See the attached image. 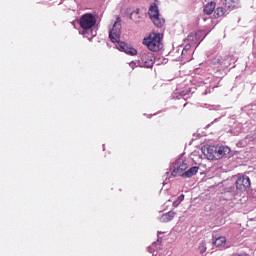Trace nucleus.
<instances>
[{
  "label": "nucleus",
  "instance_id": "nucleus-24",
  "mask_svg": "<svg viewBox=\"0 0 256 256\" xmlns=\"http://www.w3.org/2000/svg\"><path fill=\"white\" fill-rule=\"evenodd\" d=\"M193 39H195L193 34L188 35V41H193Z\"/></svg>",
  "mask_w": 256,
  "mask_h": 256
},
{
  "label": "nucleus",
  "instance_id": "nucleus-9",
  "mask_svg": "<svg viewBox=\"0 0 256 256\" xmlns=\"http://www.w3.org/2000/svg\"><path fill=\"white\" fill-rule=\"evenodd\" d=\"M231 153V148L225 145L218 144L216 145V159H223L225 155Z\"/></svg>",
  "mask_w": 256,
  "mask_h": 256
},
{
  "label": "nucleus",
  "instance_id": "nucleus-19",
  "mask_svg": "<svg viewBox=\"0 0 256 256\" xmlns=\"http://www.w3.org/2000/svg\"><path fill=\"white\" fill-rule=\"evenodd\" d=\"M190 49H191V44L185 45V47H184L183 50L181 51L182 57H184V56H185V53H187Z\"/></svg>",
  "mask_w": 256,
  "mask_h": 256
},
{
  "label": "nucleus",
  "instance_id": "nucleus-2",
  "mask_svg": "<svg viewBox=\"0 0 256 256\" xmlns=\"http://www.w3.org/2000/svg\"><path fill=\"white\" fill-rule=\"evenodd\" d=\"M97 23V18L93 16V14H84L81 16L79 24L82 29L80 34L86 37L87 39H91V37H95L97 33L93 32V27H95Z\"/></svg>",
  "mask_w": 256,
  "mask_h": 256
},
{
  "label": "nucleus",
  "instance_id": "nucleus-13",
  "mask_svg": "<svg viewBox=\"0 0 256 256\" xmlns=\"http://www.w3.org/2000/svg\"><path fill=\"white\" fill-rule=\"evenodd\" d=\"M216 4L215 2H210L204 6L205 15H211L215 11Z\"/></svg>",
  "mask_w": 256,
  "mask_h": 256
},
{
  "label": "nucleus",
  "instance_id": "nucleus-16",
  "mask_svg": "<svg viewBox=\"0 0 256 256\" xmlns=\"http://www.w3.org/2000/svg\"><path fill=\"white\" fill-rule=\"evenodd\" d=\"M215 17H223V15H225V8L223 7H218L216 10H215Z\"/></svg>",
  "mask_w": 256,
  "mask_h": 256
},
{
  "label": "nucleus",
  "instance_id": "nucleus-8",
  "mask_svg": "<svg viewBox=\"0 0 256 256\" xmlns=\"http://www.w3.org/2000/svg\"><path fill=\"white\" fill-rule=\"evenodd\" d=\"M235 185L238 191H241V192L247 191V189L251 187V179H249L248 176L239 177L236 180Z\"/></svg>",
  "mask_w": 256,
  "mask_h": 256
},
{
  "label": "nucleus",
  "instance_id": "nucleus-14",
  "mask_svg": "<svg viewBox=\"0 0 256 256\" xmlns=\"http://www.w3.org/2000/svg\"><path fill=\"white\" fill-rule=\"evenodd\" d=\"M155 63L156 65H166L167 59L163 56H157L155 57Z\"/></svg>",
  "mask_w": 256,
  "mask_h": 256
},
{
  "label": "nucleus",
  "instance_id": "nucleus-11",
  "mask_svg": "<svg viewBox=\"0 0 256 256\" xmlns=\"http://www.w3.org/2000/svg\"><path fill=\"white\" fill-rule=\"evenodd\" d=\"M175 219V212L170 211L167 213L162 214L160 217V222L161 223H169V221H173Z\"/></svg>",
  "mask_w": 256,
  "mask_h": 256
},
{
  "label": "nucleus",
  "instance_id": "nucleus-25",
  "mask_svg": "<svg viewBox=\"0 0 256 256\" xmlns=\"http://www.w3.org/2000/svg\"><path fill=\"white\" fill-rule=\"evenodd\" d=\"M163 232H158L159 235H162Z\"/></svg>",
  "mask_w": 256,
  "mask_h": 256
},
{
  "label": "nucleus",
  "instance_id": "nucleus-15",
  "mask_svg": "<svg viewBox=\"0 0 256 256\" xmlns=\"http://www.w3.org/2000/svg\"><path fill=\"white\" fill-rule=\"evenodd\" d=\"M213 64L214 65H224V67H227V63H225V60H223L222 58H221V56H218V57H216L214 60H213Z\"/></svg>",
  "mask_w": 256,
  "mask_h": 256
},
{
  "label": "nucleus",
  "instance_id": "nucleus-20",
  "mask_svg": "<svg viewBox=\"0 0 256 256\" xmlns=\"http://www.w3.org/2000/svg\"><path fill=\"white\" fill-rule=\"evenodd\" d=\"M186 55H187V52H184V56L181 54V56L177 59V61H184Z\"/></svg>",
  "mask_w": 256,
  "mask_h": 256
},
{
  "label": "nucleus",
  "instance_id": "nucleus-6",
  "mask_svg": "<svg viewBox=\"0 0 256 256\" xmlns=\"http://www.w3.org/2000/svg\"><path fill=\"white\" fill-rule=\"evenodd\" d=\"M202 155H199V159H209L210 161H213L217 159V145L212 146H204L201 149Z\"/></svg>",
  "mask_w": 256,
  "mask_h": 256
},
{
  "label": "nucleus",
  "instance_id": "nucleus-4",
  "mask_svg": "<svg viewBox=\"0 0 256 256\" xmlns=\"http://www.w3.org/2000/svg\"><path fill=\"white\" fill-rule=\"evenodd\" d=\"M148 13L151 21L156 27H162L163 25H165V19L159 16V7L157 6V4L153 3L149 8Z\"/></svg>",
  "mask_w": 256,
  "mask_h": 256
},
{
  "label": "nucleus",
  "instance_id": "nucleus-22",
  "mask_svg": "<svg viewBox=\"0 0 256 256\" xmlns=\"http://www.w3.org/2000/svg\"><path fill=\"white\" fill-rule=\"evenodd\" d=\"M179 205H181V202L176 200L173 202V207H179Z\"/></svg>",
  "mask_w": 256,
  "mask_h": 256
},
{
  "label": "nucleus",
  "instance_id": "nucleus-1",
  "mask_svg": "<svg viewBox=\"0 0 256 256\" xmlns=\"http://www.w3.org/2000/svg\"><path fill=\"white\" fill-rule=\"evenodd\" d=\"M121 29V18L118 17L112 29L109 31V39L112 41V43H118L116 45V48H118L119 51H123L124 53H126V55H137V49L129 46V44H126L125 42H120Z\"/></svg>",
  "mask_w": 256,
  "mask_h": 256
},
{
  "label": "nucleus",
  "instance_id": "nucleus-3",
  "mask_svg": "<svg viewBox=\"0 0 256 256\" xmlns=\"http://www.w3.org/2000/svg\"><path fill=\"white\" fill-rule=\"evenodd\" d=\"M143 45H145L149 51H161L163 38L159 33H151L149 37L143 39Z\"/></svg>",
  "mask_w": 256,
  "mask_h": 256
},
{
  "label": "nucleus",
  "instance_id": "nucleus-5",
  "mask_svg": "<svg viewBox=\"0 0 256 256\" xmlns=\"http://www.w3.org/2000/svg\"><path fill=\"white\" fill-rule=\"evenodd\" d=\"M139 63L141 67H146L147 69H151V67L155 65V55L153 54V52L144 50L140 53Z\"/></svg>",
  "mask_w": 256,
  "mask_h": 256
},
{
  "label": "nucleus",
  "instance_id": "nucleus-17",
  "mask_svg": "<svg viewBox=\"0 0 256 256\" xmlns=\"http://www.w3.org/2000/svg\"><path fill=\"white\" fill-rule=\"evenodd\" d=\"M161 241H163V239L158 236L157 241L154 242V243L152 244V246L149 247V252H150V253H153V251H155V247H157V245H159V243H161Z\"/></svg>",
  "mask_w": 256,
  "mask_h": 256
},
{
  "label": "nucleus",
  "instance_id": "nucleus-10",
  "mask_svg": "<svg viewBox=\"0 0 256 256\" xmlns=\"http://www.w3.org/2000/svg\"><path fill=\"white\" fill-rule=\"evenodd\" d=\"M197 173H199V166H193L190 169H188L187 171L183 172L181 174V177H183L184 179H189V178L197 175Z\"/></svg>",
  "mask_w": 256,
  "mask_h": 256
},
{
  "label": "nucleus",
  "instance_id": "nucleus-12",
  "mask_svg": "<svg viewBox=\"0 0 256 256\" xmlns=\"http://www.w3.org/2000/svg\"><path fill=\"white\" fill-rule=\"evenodd\" d=\"M213 243L216 247H225V244L227 243V238H225L224 236H219L214 239Z\"/></svg>",
  "mask_w": 256,
  "mask_h": 256
},
{
  "label": "nucleus",
  "instance_id": "nucleus-7",
  "mask_svg": "<svg viewBox=\"0 0 256 256\" xmlns=\"http://www.w3.org/2000/svg\"><path fill=\"white\" fill-rule=\"evenodd\" d=\"M189 168V164H187V160L182 156L178 158L174 163V169L172 171V176L177 177V175H182L183 171H186Z\"/></svg>",
  "mask_w": 256,
  "mask_h": 256
},
{
  "label": "nucleus",
  "instance_id": "nucleus-18",
  "mask_svg": "<svg viewBox=\"0 0 256 256\" xmlns=\"http://www.w3.org/2000/svg\"><path fill=\"white\" fill-rule=\"evenodd\" d=\"M199 253L203 255L205 251H207V244L205 242H200L199 247H198Z\"/></svg>",
  "mask_w": 256,
  "mask_h": 256
},
{
  "label": "nucleus",
  "instance_id": "nucleus-21",
  "mask_svg": "<svg viewBox=\"0 0 256 256\" xmlns=\"http://www.w3.org/2000/svg\"><path fill=\"white\" fill-rule=\"evenodd\" d=\"M129 67H131V69H135L137 67V63L132 61L129 63Z\"/></svg>",
  "mask_w": 256,
  "mask_h": 256
},
{
  "label": "nucleus",
  "instance_id": "nucleus-23",
  "mask_svg": "<svg viewBox=\"0 0 256 256\" xmlns=\"http://www.w3.org/2000/svg\"><path fill=\"white\" fill-rule=\"evenodd\" d=\"M184 199H185V195H183V194H181L179 197H178V201H180V203L182 202V201H184Z\"/></svg>",
  "mask_w": 256,
  "mask_h": 256
}]
</instances>
